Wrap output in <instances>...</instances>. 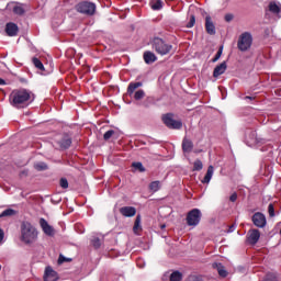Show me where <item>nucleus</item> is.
Listing matches in <instances>:
<instances>
[{
    "instance_id": "obj_1",
    "label": "nucleus",
    "mask_w": 281,
    "mask_h": 281,
    "mask_svg": "<svg viewBox=\"0 0 281 281\" xmlns=\"http://www.w3.org/2000/svg\"><path fill=\"white\" fill-rule=\"evenodd\" d=\"M32 92L26 89L13 90L10 94L11 105L15 109H25L32 103Z\"/></svg>"
},
{
    "instance_id": "obj_2",
    "label": "nucleus",
    "mask_w": 281,
    "mask_h": 281,
    "mask_svg": "<svg viewBox=\"0 0 281 281\" xmlns=\"http://www.w3.org/2000/svg\"><path fill=\"white\" fill-rule=\"evenodd\" d=\"M20 233V239L24 245H34L38 240V229L27 221L21 223Z\"/></svg>"
},
{
    "instance_id": "obj_3",
    "label": "nucleus",
    "mask_w": 281,
    "mask_h": 281,
    "mask_svg": "<svg viewBox=\"0 0 281 281\" xmlns=\"http://www.w3.org/2000/svg\"><path fill=\"white\" fill-rule=\"evenodd\" d=\"M75 10L79 12V14H86V16H93L95 14V3L89 1H81L76 4Z\"/></svg>"
},
{
    "instance_id": "obj_4",
    "label": "nucleus",
    "mask_w": 281,
    "mask_h": 281,
    "mask_svg": "<svg viewBox=\"0 0 281 281\" xmlns=\"http://www.w3.org/2000/svg\"><path fill=\"white\" fill-rule=\"evenodd\" d=\"M153 48L157 54H160V56H166L172 52V45L165 43L161 38L155 37L153 41Z\"/></svg>"
},
{
    "instance_id": "obj_5",
    "label": "nucleus",
    "mask_w": 281,
    "mask_h": 281,
    "mask_svg": "<svg viewBox=\"0 0 281 281\" xmlns=\"http://www.w3.org/2000/svg\"><path fill=\"white\" fill-rule=\"evenodd\" d=\"M252 43H254V36H251V33L249 32L241 33L237 42L238 50L247 52V49L251 48Z\"/></svg>"
},
{
    "instance_id": "obj_6",
    "label": "nucleus",
    "mask_w": 281,
    "mask_h": 281,
    "mask_svg": "<svg viewBox=\"0 0 281 281\" xmlns=\"http://www.w3.org/2000/svg\"><path fill=\"white\" fill-rule=\"evenodd\" d=\"M126 95H128L131 100H135L136 102L142 100V82L140 81L130 82L127 87Z\"/></svg>"
},
{
    "instance_id": "obj_7",
    "label": "nucleus",
    "mask_w": 281,
    "mask_h": 281,
    "mask_svg": "<svg viewBox=\"0 0 281 281\" xmlns=\"http://www.w3.org/2000/svg\"><path fill=\"white\" fill-rule=\"evenodd\" d=\"M201 210L193 209L187 214V225L189 227H196L201 223Z\"/></svg>"
},
{
    "instance_id": "obj_8",
    "label": "nucleus",
    "mask_w": 281,
    "mask_h": 281,
    "mask_svg": "<svg viewBox=\"0 0 281 281\" xmlns=\"http://www.w3.org/2000/svg\"><path fill=\"white\" fill-rule=\"evenodd\" d=\"M162 122L164 124H166V126H168V128L179 130L181 128V126H183V123H181V121H176L175 119H172V114H167L162 116Z\"/></svg>"
},
{
    "instance_id": "obj_9",
    "label": "nucleus",
    "mask_w": 281,
    "mask_h": 281,
    "mask_svg": "<svg viewBox=\"0 0 281 281\" xmlns=\"http://www.w3.org/2000/svg\"><path fill=\"white\" fill-rule=\"evenodd\" d=\"M252 223L256 227H267V217L265 214L257 212L252 215Z\"/></svg>"
},
{
    "instance_id": "obj_10",
    "label": "nucleus",
    "mask_w": 281,
    "mask_h": 281,
    "mask_svg": "<svg viewBox=\"0 0 281 281\" xmlns=\"http://www.w3.org/2000/svg\"><path fill=\"white\" fill-rule=\"evenodd\" d=\"M260 240V231L258 229H250L248 232V236H247V243L249 245H257L258 241Z\"/></svg>"
},
{
    "instance_id": "obj_11",
    "label": "nucleus",
    "mask_w": 281,
    "mask_h": 281,
    "mask_svg": "<svg viewBox=\"0 0 281 281\" xmlns=\"http://www.w3.org/2000/svg\"><path fill=\"white\" fill-rule=\"evenodd\" d=\"M40 226L42 227V232H44V234L46 236H54V227L52 225H49L47 220L41 217L40 218Z\"/></svg>"
},
{
    "instance_id": "obj_12",
    "label": "nucleus",
    "mask_w": 281,
    "mask_h": 281,
    "mask_svg": "<svg viewBox=\"0 0 281 281\" xmlns=\"http://www.w3.org/2000/svg\"><path fill=\"white\" fill-rule=\"evenodd\" d=\"M44 281H58V273L52 267H47L45 269Z\"/></svg>"
},
{
    "instance_id": "obj_13",
    "label": "nucleus",
    "mask_w": 281,
    "mask_h": 281,
    "mask_svg": "<svg viewBox=\"0 0 281 281\" xmlns=\"http://www.w3.org/2000/svg\"><path fill=\"white\" fill-rule=\"evenodd\" d=\"M120 214L127 218H131L137 214V210L134 206H123L120 209Z\"/></svg>"
},
{
    "instance_id": "obj_14",
    "label": "nucleus",
    "mask_w": 281,
    "mask_h": 281,
    "mask_svg": "<svg viewBox=\"0 0 281 281\" xmlns=\"http://www.w3.org/2000/svg\"><path fill=\"white\" fill-rule=\"evenodd\" d=\"M205 30L207 34H211V36L216 34V26L214 25V22H212V18L210 15H206L205 18Z\"/></svg>"
},
{
    "instance_id": "obj_15",
    "label": "nucleus",
    "mask_w": 281,
    "mask_h": 281,
    "mask_svg": "<svg viewBox=\"0 0 281 281\" xmlns=\"http://www.w3.org/2000/svg\"><path fill=\"white\" fill-rule=\"evenodd\" d=\"M225 71H227V61H223L214 68L213 78H218V76H223Z\"/></svg>"
},
{
    "instance_id": "obj_16",
    "label": "nucleus",
    "mask_w": 281,
    "mask_h": 281,
    "mask_svg": "<svg viewBox=\"0 0 281 281\" xmlns=\"http://www.w3.org/2000/svg\"><path fill=\"white\" fill-rule=\"evenodd\" d=\"M5 33L8 34V36H16V34H19V25L13 22L7 23Z\"/></svg>"
},
{
    "instance_id": "obj_17",
    "label": "nucleus",
    "mask_w": 281,
    "mask_h": 281,
    "mask_svg": "<svg viewBox=\"0 0 281 281\" xmlns=\"http://www.w3.org/2000/svg\"><path fill=\"white\" fill-rule=\"evenodd\" d=\"M57 144L61 150H67V148L71 146V138L69 135H64L61 139L57 142Z\"/></svg>"
},
{
    "instance_id": "obj_18",
    "label": "nucleus",
    "mask_w": 281,
    "mask_h": 281,
    "mask_svg": "<svg viewBox=\"0 0 281 281\" xmlns=\"http://www.w3.org/2000/svg\"><path fill=\"white\" fill-rule=\"evenodd\" d=\"M213 269H216L221 278H227L228 272L225 270V266L218 262L213 263Z\"/></svg>"
},
{
    "instance_id": "obj_19",
    "label": "nucleus",
    "mask_w": 281,
    "mask_h": 281,
    "mask_svg": "<svg viewBox=\"0 0 281 281\" xmlns=\"http://www.w3.org/2000/svg\"><path fill=\"white\" fill-rule=\"evenodd\" d=\"M143 58L146 65H153V63H156L157 60V55L153 52H145Z\"/></svg>"
},
{
    "instance_id": "obj_20",
    "label": "nucleus",
    "mask_w": 281,
    "mask_h": 281,
    "mask_svg": "<svg viewBox=\"0 0 281 281\" xmlns=\"http://www.w3.org/2000/svg\"><path fill=\"white\" fill-rule=\"evenodd\" d=\"M192 148H194V144L192 140L184 138L182 140V150L183 153H192Z\"/></svg>"
},
{
    "instance_id": "obj_21",
    "label": "nucleus",
    "mask_w": 281,
    "mask_h": 281,
    "mask_svg": "<svg viewBox=\"0 0 281 281\" xmlns=\"http://www.w3.org/2000/svg\"><path fill=\"white\" fill-rule=\"evenodd\" d=\"M212 177H214V166H209L202 183H210V181H212Z\"/></svg>"
},
{
    "instance_id": "obj_22",
    "label": "nucleus",
    "mask_w": 281,
    "mask_h": 281,
    "mask_svg": "<svg viewBox=\"0 0 281 281\" xmlns=\"http://www.w3.org/2000/svg\"><path fill=\"white\" fill-rule=\"evenodd\" d=\"M269 11L272 12V14H280L281 4L278 3V2H270L269 3Z\"/></svg>"
},
{
    "instance_id": "obj_23",
    "label": "nucleus",
    "mask_w": 281,
    "mask_h": 281,
    "mask_svg": "<svg viewBox=\"0 0 281 281\" xmlns=\"http://www.w3.org/2000/svg\"><path fill=\"white\" fill-rule=\"evenodd\" d=\"M149 5H150L151 10H161V8H164V1L151 0Z\"/></svg>"
},
{
    "instance_id": "obj_24",
    "label": "nucleus",
    "mask_w": 281,
    "mask_h": 281,
    "mask_svg": "<svg viewBox=\"0 0 281 281\" xmlns=\"http://www.w3.org/2000/svg\"><path fill=\"white\" fill-rule=\"evenodd\" d=\"M140 223H142V216L137 215L136 220H135V223H134V227H133V232L137 236H139V225H140Z\"/></svg>"
},
{
    "instance_id": "obj_25",
    "label": "nucleus",
    "mask_w": 281,
    "mask_h": 281,
    "mask_svg": "<svg viewBox=\"0 0 281 281\" xmlns=\"http://www.w3.org/2000/svg\"><path fill=\"white\" fill-rule=\"evenodd\" d=\"M32 61L34 67H36V69H40V71H45V66L43 65V61H41V59L34 57Z\"/></svg>"
},
{
    "instance_id": "obj_26",
    "label": "nucleus",
    "mask_w": 281,
    "mask_h": 281,
    "mask_svg": "<svg viewBox=\"0 0 281 281\" xmlns=\"http://www.w3.org/2000/svg\"><path fill=\"white\" fill-rule=\"evenodd\" d=\"M248 144L254 145L258 144V137L256 136V132H250V134L247 136Z\"/></svg>"
},
{
    "instance_id": "obj_27",
    "label": "nucleus",
    "mask_w": 281,
    "mask_h": 281,
    "mask_svg": "<svg viewBox=\"0 0 281 281\" xmlns=\"http://www.w3.org/2000/svg\"><path fill=\"white\" fill-rule=\"evenodd\" d=\"M13 13L18 14V16H23V14H25V9L23 8V5H15L13 8Z\"/></svg>"
},
{
    "instance_id": "obj_28",
    "label": "nucleus",
    "mask_w": 281,
    "mask_h": 281,
    "mask_svg": "<svg viewBox=\"0 0 281 281\" xmlns=\"http://www.w3.org/2000/svg\"><path fill=\"white\" fill-rule=\"evenodd\" d=\"M91 245L94 247V249H100V247H102V240H100V237H92Z\"/></svg>"
},
{
    "instance_id": "obj_29",
    "label": "nucleus",
    "mask_w": 281,
    "mask_h": 281,
    "mask_svg": "<svg viewBox=\"0 0 281 281\" xmlns=\"http://www.w3.org/2000/svg\"><path fill=\"white\" fill-rule=\"evenodd\" d=\"M183 279V274L179 271H175L170 276V281H180Z\"/></svg>"
},
{
    "instance_id": "obj_30",
    "label": "nucleus",
    "mask_w": 281,
    "mask_h": 281,
    "mask_svg": "<svg viewBox=\"0 0 281 281\" xmlns=\"http://www.w3.org/2000/svg\"><path fill=\"white\" fill-rule=\"evenodd\" d=\"M14 214H16V211H14L13 209H7L0 214V218H3L5 216H14Z\"/></svg>"
},
{
    "instance_id": "obj_31",
    "label": "nucleus",
    "mask_w": 281,
    "mask_h": 281,
    "mask_svg": "<svg viewBox=\"0 0 281 281\" xmlns=\"http://www.w3.org/2000/svg\"><path fill=\"white\" fill-rule=\"evenodd\" d=\"M159 188H161V182L159 181H154L149 184V190L151 192H158Z\"/></svg>"
},
{
    "instance_id": "obj_32",
    "label": "nucleus",
    "mask_w": 281,
    "mask_h": 281,
    "mask_svg": "<svg viewBox=\"0 0 281 281\" xmlns=\"http://www.w3.org/2000/svg\"><path fill=\"white\" fill-rule=\"evenodd\" d=\"M114 135H115V131L109 130L108 132L104 133L103 139L105 142H109V139H111V137H113Z\"/></svg>"
},
{
    "instance_id": "obj_33",
    "label": "nucleus",
    "mask_w": 281,
    "mask_h": 281,
    "mask_svg": "<svg viewBox=\"0 0 281 281\" xmlns=\"http://www.w3.org/2000/svg\"><path fill=\"white\" fill-rule=\"evenodd\" d=\"M193 170H196V171L203 170V162H202L200 159H198V160L194 161V164H193Z\"/></svg>"
},
{
    "instance_id": "obj_34",
    "label": "nucleus",
    "mask_w": 281,
    "mask_h": 281,
    "mask_svg": "<svg viewBox=\"0 0 281 281\" xmlns=\"http://www.w3.org/2000/svg\"><path fill=\"white\" fill-rule=\"evenodd\" d=\"M35 170H47V164L45 162H37L34 165Z\"/></svg>"
},
{
    "instance_id": "obj_35",
    "label": "nucleus",
    "mask_w": 281,
    "mask_h": 281,
    "mask_svg": "<svg viewBox=\"0 0 281 281\" xmlns=\"http://www.w3.org/2000/svg\"><path fill=\"white\" fill-rule=\"evenodd\" d=\"M59 186L60 188H63L64 190H67V188H69V181H67V178H61L59 180Z\"/></svg>"
},
{
    "instance_id": "obj_36",
    "label": "nucleus",
    "mask_w": 281,
    "mask_h": 281,
    "mask_svg": "<svg viewBox=\"0 0 281 281\" xmlns=\"http://www.w3.org/2000/svg\"><path fill=\"white\" fill-rule=\"evenodd\" d=\"M71 258L65 257V255H59L58 265H64V262H71Z\"/></svg>"
},
{
    "instance_id": "obj_37",
    "label": "nucleus",
    "mask_w": 281,
    "mask_h": 281,
    "mask_svg": "<svg viewBox=\"0 0 281 281\" xmlns=\"http://www.w3.org/2000/svg\"><path fill=\"white\" fill-rule=\"evenodd\" d=\"M221 56H223V46L220 47L215 57L212 59V63H217V60L221 58Z\"/></svg>"
},
{
    "instance_id": "obj_38",
    "label": "nucleus",
    "mask_w": 281,
    "mask_h": 281,
    "mask_svg": "<svg viewBox=\"0 0 281 281\" xmlns=\"http://www.w3.org/2000/svg\"><path fill=\"white\" fill-rule=\"evenodd\" d=\"M132 168L133 172H136V170H138V172H142V162H133Z\"/></svg>"
},
{
    "instance_id": "obj_39",
    "label": "nucleus",
    "mask_w": 281,
    "mask_h": 281,
    "mask_svg": "<svg viewBox=\"0 0 281 281\" xmlns=\"http://www.w3.org/2000/svg\"><path fill=\"white\" fill-rule=\"evenodd\" d=\"M265 281H278V277L273 273H268Z\"/></svg>"
},
{
    "instance_id": "obj_40",
    "label": "nucleus",
    "mask_w": 281,
    "mask_h": 281,
    "mask_svg": "<svg viewBox=\"0 0 281 281\" xmlns=\"http://www.w3.org/2000/svg\"><path fill=\"white\" fill-rule=\"evenodd\" d=\"M196 23V18H194V15L190 16V21L187 24V27H194V24Z\"/></svg>"
},
{
    "instance_id": "obj_41",
    "label": "nucleus",
    "mask_w": 281,
    "mask_h": 281,
    "mask_svg": "<svg viewBox=\"0 0 281 281\" xmlns=\"http://www.w3.org/2000/svg\"><path fill=\"white\" fill-rule=\"evenodd\" d=\"M268 212H269V216L271 217L276 216V209L273 207V204L268 205Z\"/></svg>"
},
{
    "instance_id": "obj_42",
    "label": "nucleus",
    "mask_w": 281,
    "mask_h": 281,
    "mask_svg": "<svg viewBox=\"0 0 281 281\" xmlns=\"http://www.w3.org/2000/svg\"><path fill=\"white\" fill-rule=\"evenodd\" d=\"M237 199H238V194H236V193H233V194L229 196V201H232V203H236Z\"/></svg>"
},
{
    "instance_id": "obj_43",
    "label": "nucleus",
    "mask_w": 281,
    "mask_h": 281,
    "mask_svg": "<svg viewBox=\"0 0 281 281\" xmlns=\"http://www.w3.org/2000/svg\"><path fill=\"white\" fill-rule=\"evenodd\" d=\"M5 237V233L0 228V243H3V238Z\"/></svg>"
},
{
    "instance_id": "obj_44",
    "label": "nucleus",
    "mask_w": 281,
    "mask_h": 281,
    "mask_svg": "<svg viewBox=\"0 0 281 281\" xmlns=\"http://www.w3.org/2000/svg\"><path fill=\"white\" fill-rule=\"evenodd\" d=\"M233 19H234V15H232V14L225 15V21H227V23H229V21H233Z\"/></svg>"
},
{
    "instance_id": "obj_45",
    "label": "nucleus",
    "mask_w": 281,
    "mask_h": 281,
    "mask_svg": "<svg viewBox=\"0 0 281 281\" xmlns=\"http://www.w3.org/2000/svg\"><path fill=\"white\" fill-rule=\"evenodd\" d=\"M235 229H236V225L229 226L228 234H232V232H235Z\"/></svg>"
},
{
    "instance_id": "obj_46",
    "label": "nucleus",
    "mask_w": 281,
    "mask_h": 281,
    "mask_svg": "<svg viewBox=\"0 0 281 281\" xmlns=\"http://www.w3.org/2000/svg\"><path fill=\"white\" fill-rule=\"evenodd\" d=\"M0 85H5V80L0 79Z\"/></svg>"
},
{
    "instance_id": "obj_47",
    "label": "nucleus",
    "mask_w": 281,
    "mask_h": 281,
    "mask_svg": "<svg viewBox=\"0 0 281 281\" xmlns=\"http://www.w3.org/2000/svg\"><path fill=\"white\" fill-rule=\"evenodd\" d=\"M146 169L144 167H142V172H144Z\"/></svg>"
},
{
    "instance_id": "obj_48",
    "label": "nucleus",
    "mask_w": 281,
    "mask_h": 281,
    "mask_svg": "<svg viewBox=\"0 0 281 281\" xmlns=\"http://www.w3.org/2000/svg\"><path fill=\"white\" fill-rule=\"evenodd\" d=\"M165 227H166V225H162V226H161V229H164Z\"/></svg>"
}]
</instances>
